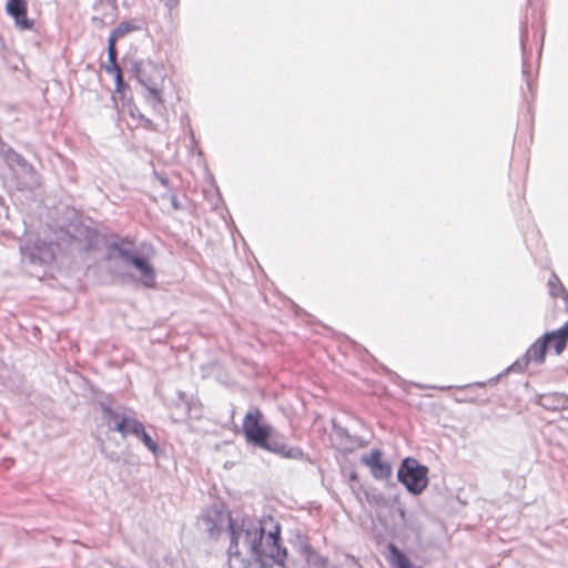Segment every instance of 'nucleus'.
<instances>
[{
	"instance_id": "obj_15",
	"label": "nucleus",
	"mask_w": 568,
	"mask_h": 568,
	"mask_svg": "<svg viewBox=\"0 0 568 568\" xmlns=\"http://www.w3.org/2000/svg\"><path fill=\"white\" fill-rule=\"evenodd\" d=\"M134 266L140 276L141 282L145 287L153 288L156 285V272L153 265L149 262V260L142 255L136 254L132 264Z\"/></svg>"
},
{
	"instance_id": "obj_26",
	"label": "nucleus",
	"mask_w": 568,
	"mask_h": 568,
	"mask_svg": "<svg viewBox=\"0 0 568 568\" xmlns=\"http://www.w3.org/2000/svg\"><path fill=\"white\" fill-rule=\"evenodd\" d=\"M526 40H527V24L525 22L521 26V31H520V44H521L523 50L525 49Z\"/></svg>"
},
{
	"instance_id": "obj_9",
	"label": "nucleus",
	"mask_w": 568,
	"mask_h": 568,
	"mask_svg": "<svg viewBox=\"0 0 568 568\" xmlns=\"http://www.w3.org/2000/svg\"><path fill=\"white\" fill-rule=\"evenodd\" d=\"M20 250L24 265L44 266L49 265L54 260L51 245L42 241H38L33 244H24Z\"/></svg>"
},
{
	"instance_id": "obj_34",
	"label": "nucleus",
	"mask_w": 568,
	"mask_h": 568,
	"mask_svg": "<svg viewBox=\"0 0 568 568\" xmlns=\"http://www.w3.org/2000/svg\"><path fill=\"white\" fill-rule=\"evenodd\" d=\"M476 385L483 387V386H485V383L479 382V383H476Z\"/></svg>"
},
{
	"instance_id": "obj_6",
	"label": "nucleus",
	"mask_w": 568,
	"mask_h": 568,
	"mask_svg": "<svg viewBox=\"0 0 568 568\" xmlns=\"http://www.w3.org/2000/svg\"><path fill=\"white\" fill-rule=\"evenodd\" d=\"M263 414L257 407H252L243 419V434L248 444L260 447L265 443L267 436L273 428L270 425L262 423Z\"/></svg>"
},
{
	"instance_id": "obj_10",
	"label": "nucleus",
	"mask_w": 568,
	"mask_h": 568,
	"mask_svg": "<svg viewBox=\"0 0 568 568\" xmlns=\"http://www.w3.org/2000/svg\"><path fill=\"white\" fill-rule=\"evenodd\" d=\"M260 448L277 454L288 459H303L304 452L296 446H290L283 435L277 433L274 428L271 429L265 443Z\"/></svg>"
},
{
	"instance_id": "obj_28",
	"label": "nucleus",
	"mask_w": 568,
	"mask_h": 568,
	"mask_svg": "<svg viewBox=\"0 0 568 568\" xmlns=\"http://www.w3.org/2000/svg\"><path fill=\"white\" fill-rule=\"evenodd\" d=\"M156 178L159 180V182L161 183L162 186L164 187H168L169 186V179L163 176V175H159L156 174Z\"/></svg>"
},
{
	"instance_id": "obj_13",
	"label": "nucleus",
	"mask_w": 568,
	"mask_h": 568,
	"mask_svg": "<svg viewBox=\"0 0 568 568\" xmlns=\"http://www.w3.org/2000/svg\"><path fill=\"white\" fill-rule=\"evenodd\" d=\"M6 10L9 16L14 19L16 24L22 30H31L33 20L27 17L26 0H8Z\"/></svg>"
},
{
	"instance_id": "obj_16",
	"label": "nucleus",
	"mask_w": 568,
	"mask_h": 568,
	"mask_svg": "<svg viewBox=\"0 0 568 568\" xmlns=\"http://www.w3.org/2000/svg\"><path fill=\"white\" fill-rule=\"evenodd\" d=\"M537 404L547 410L568 409V395L565 393L541 394L537 398Z\"/></svg>"
},
{
	"instance_id": "obj_19",
	"label": "nucleus",
	"mask_w": 568,
	"mask_h": 568,
	"mask_svg": "<svg viewBox=\"0 0 568 568\" xmlns=\"http://www.w3.org/2000/svg\"><path fill=\"white\" fill-rule=\"evenodd\" d=\"M389 562L394 568H417L412 565L408 557L394 544H389Z\"/></svg>"
},
{
	"instance_id": "obj_12",
	"label": "nucleus",
	"mask_w": 568,
	"mask_h": 568,
	"mask_svg": "<svg viewBox=\"0 0 568 568\" xmlns=\"http://www.w3.org/2000/svg\"><path fill=\"white\" fill-rule=\"evenodd\" d=\"M383 452L378 448L371 449L362 455L361 463L371 469L372 476L377 480H387L392 477L393 468L388 462L383 460Z\"/></svg>"
},
{
	"instance_id": "obj_8",
	"label": "nucleus",
	"mask_w": 568,
	"mask_h": 568,
	"mask_svg": "<svg viewBox=\"0 0 568 568\" xmlns=\"http://www.w3.org/2000/svg\"><path fill=\"white\" fill-rule=\"evenodd\" d=\"M136 254L135 243L130 236H115L114 240L105 243V258L108 261L119 260L130 265Z\"/></svg>"
},
{
	"instance_id": "obj_25",
	"label": "nucleus",
	"mask_w": 568,
	"mask_h": 568,
	"mask_svg": "<svg viewBox=\"0 0 568 568\" xmlns=\"http://www.w3.org/2000/svg\"><path fill=\"white\" fill-rule=\"evenodd\" d=\"M101 453L111 462H119L120 456L116 452H108L104 446L101 447Z\"/></svg>"
},
{
	"instance_id": "obj_33",
	"label": "nucleus",
	"mask_w": 568,
	"mask_h": 568,
	"mask_svg": "<svg viewBox=\"0 0 568 568\" xmlns=\"http://www.w3.org/2000/svg\"><path fill=\"white\" fill-rule=\"evenodd\" d=\"M145 125H146V126H151V125H152V121H151V120H149V119H146V120H145Z\"/></svg>"
},
{
	"instance_id": "obj_2",
	"label": "nucleus",
	"mask_w": 568,
	"mask_h": 568,
	"mask_svg": "<svg viewBox=\"0 0 568 568\" xmlns=\"http://www.w3.org/2000/svg\"><path fill=\"white\" fill-rule=\"evenodd\" d=\"M568 343V322L560 328L547 332L532 343L526 353L513 363L507 371L523 373L530 363L540 365L545 362L546 352L550 344H552L555 353L560 355Z\"/></svg>"
},
{
	"instance_id": "obj_36",
	"label": "nucleus",
	"mask_w": 568,
	"mask_h": 568,
	"mask_svg": "<svg viewBox=\"0 0 568 568\" xmlns=\"http://www.w3.org/2000/svg\"><path fill=\"white\" fill-rule=\"evenodd\" d=\"M351 478L355 479L356 478V474H352Z\"/></svg>"
},
{
	"instance_id": "obj_37",
	"label": "nucleus",
	"mask_w": 568,
	"mask_h": 568,
	"mask_svg": "<svg viewBox=\"0 0 568 568\" xmlns=\"http://www.w3.org/2000/svg\"><path fill=\"white\" fill-rule=\"evenodd\" d=\"M326 568H336V567H335V566H329V565L327 564Z\"/></svg>"
},
{
	"instance_id": "obj_24",
	"label": "nucleus",
	"mask_w": 568,
	"mask_h": 568,
	"mask_svg": "<svg viewBox=\"0 0 568 568\" xmlns=\"http://www.w3.org/2000/svg\"><path fill=\"white\" fill-rule=\"evenodd\" d=\"M162 199H168L174 210H180L181 204L178 200V195L175 193H165L161 195Z\"/></svg>"
},
{
	"instance_id": "obj_18",
	"label": "nucleus",
	"mask_w": 568,
	"mask_h": 568,
	"mask_svg": "<svg viewBox=\"0 0 568 568\" xmlns=\"http://www.w3.org/2000/svg\"><path fill=\"white\" fill-rule=\"evenodd\" d=\"M2 156L10 168L17 165L26 174H36L33 165L29 163L22 154L18 153L12 148H7L6 150H2Z\"/></svg>"
},
{
	"instance_id": "obj_3",
	"label": "nucleus",
	"mask_w": 568,
	"mask_h": 568,
	"mask_svg": "<svg viewBox=\"0 0 568 568\" xmlns=\"http://www.w3.org/2000/svg\"><path fill=\"white\" fill-rule=\"evenodd\" d=\"M135 77L140 84L144 88V98L151 108L159 114L166 112L164 104L162 88L166 73L162 64L153 61H142L134 65Z\"/></svg>"
},
{
	"instance_id": "obj_32",
	"label": "nucleus",
	"mask_w": 568,
	"mask_h": 568,
	"mask_svg": "<svg viewBox=\"0 0 568 568\" xmlns=\"http://www.w3.org/2000/svg\"><path fill=\"white\" fill-rule=\"evenodd\" d=\"M348 559L353 562L354 566H358V564L354 557H349Z\"/></svg>"
},
{
	"instance_id": "obj_22",
	"label": "nucleus",
	"mask_w": 568,
	"mask_h": 568,
	"mask_svg": "<svg viewBox=\"0 0 568 568\" xmlns=\"http://www.w3.org/2000/svg\"><path fill=\"white\" fill-rule=\"evenodd\" d=\"M139 27L135 26L133 22L124 21L118 24V27L111 32L110 38H113L114 40H118L131 31L138 30Z\"/></svg>"
},
{
	"instance_id": "obj_35",
	"label": "nucleus",
	"mask_w": 568,
	"mask_h": 568,
	"mask_svg": "<svg viewBox=\"0 0 568 568\" xmlns=\"http://www.w3.org/2000/svg\"><path fill=\"white\" fill-rule=\"evenodd\" d=\"M498 379V376H495V378H491L490 382H496Z\"/></svg>"
},
{
	"instance_id": "obj_11",
	"label": "nucleus",
	"mask_w": 568,
	"mask_h": 568,
	"mask_svg": "<svg viewBox=\"0 0 568 568\" xmlns=\"http://www.w3.org/2000/svg\"><path fill=\"white\" fill-rule=\"evenodd\" d=\"M101 409V417L110 432H114V426L120 423L130 410L129 407L118 403L113 396L106 395L98 400Z\"/></svg>"
},
{
	"instance_id": "obj_5",
	"label": "nucleus",
	"mask_w": 568,
	"mask_h": 568,
	"mask_svg": "<svg viewBox=\"0 0 568 568\" xmlns=\"http://www.w3.org/2000/svg\"><path fill=\"white\" fill-rule=\"evenodd\" d=\"M113 38L108 39V63L105 64V71L110 74H114L115 79V92L120 94L123 106L128 105L129 113L134 116V111H138L136 106L131 103V98L126 97V92L130 90L129 85L122 78V71L118 63V52Z\"/></svg>"
},
{
	"instance_id": "obj_31",
	"label": "nucleus",
	"mask_w": 568,
	"mask_h": 568,
	"mask_svg": "<svg viewBox=\"0 0 568 568\" xmlns=\"http://www.w3.org/2000/svg\"><path fill=\"white\" fill-rule=\"evenodd\" d=\"M178 395H179V398H180L181 400H184V398H185V393H184V392L179 390V392H178Z\"/></svg>"
},
{
	"instance_id": "obj_14",
	"label": "nucleus",
	"mask_w": 568,
	"mask_h": 568,
	"mask_svg": "<svg viewBox=\"0 0 568 568\" xmlns=\"http://www.w3.org/2000/svg\"><path fill=\"white\" fill-rule=\"evenodd\" d=\"M134 266L140 276L141 282L145 287L153 288L156 285V272L153 265L149 262V260L142 255L136 254L132 264Z\"/></svg>"
},
{
	"instance_id": "obj_21",
	"label": "nucleus",
	"mask_w": 568,
	"mask_h": 568,
	"mask_svg": "<svg viewBox=\"0 0 568 568\" xmlns=\"http://www.w3.org/2000/svg\"><path fill=\"white\" fill-rule=\"evenodd\" d=\"M135 437L140 439L144 446L155 456H160L162 450L158 443L145 432V428L143 427Z\"/></svg>"
},
{
	"instance_id": "obj_7",
	"label": "nucleus",
	"mask_w": 568,
	"mask_h": 568,
	"mask_svg": "<svg viewBox=\"0 0 568 568\" xmlns=\"http://www.w3.org/2000/svg\"><path fill=\"white\" fill-rule=\"evenodd\" d=\"M233 519L234 517L222 504H214L210 506L202 516L204 529L211 538H217L225 526L230 528V520Z\"/></svg>"
},
{
	"instance_id": "obj_1",
	"label": "nucleus",
	"mask_w": 568,
	"mask_h": 568,
	"mask_svg": "<svg viewBox=\"0 0 568 568\" xmlns=\"http://www.w3.org/2000/svg\"><path fill=\"white\" fill-rule=\"evenodd\" d=\"M272 529L261 520L247 516L230 520V568H271L284 567L288 559L287 549L281 545V526L270 520Z\"/></svg>"
},
{
	"instance_id": "obj_29",
	"label": "nucleus",
	"mask_w": 568,
	"mask_h": 568,
	"mask_svg": "<svg viewBox=\"0 0 568 568\" xmlns=\"http://www.w3.org/2000/svg\"><path fill=\"white\" fill-rule=\"evenodd\" d=\"M178 2L179 0H164V3L169 9L174 8L178 4Z\"/></svg>"
},
{
	"instance_id": "obj_17",
	"label": "nucleus",
	"mask_w": 568,
	"mask_h": 568,
	"mask_svg": "<svg viewBox=\"0 0 568 568\" xmlns=\"http://www.w3.org/2000/svg\"><path fill=\"white\" fill-rule=\"evenodd\" d=\"M143 427L144 425L134 417V413L130 408L121 422L115 424L114 432L119 433L122 438H126L129 435L135 436Z\"/></svg>"
},
{
	"instance_id": "obj_23",
	"label": "nucleus",
	"mask_w": 568,
	"mask_h": 568,
	"mask_svg": "<svg viewBox=\"0 0 568 568\" xmlns=\"http://www.w3.org/2000/svg\"><path fill=\"white\" fill-rule=\"evenodd\" d=\"M78 231L81 234H84V236H85V242H84L82 248L84 251H90L93 247L94 241L97 239L95 230L83 226V227H79Z\"/></svg>"
},
{
	"instance_id": "obj_4",
	"label": "nucleus",
	"mask_w": 568,
	"mask_h": 568,
	"mask_svg": "<svg viewBox=\"0 0 568 568\" xmlns=\"http://www.w3.org/2000/svg\"><path fill=\"white\" fill-rule=\"evenodd\" d=\"M397 480L412 495H420L428 485V467L414 457H406L398 467Z\"/></svg>"
},
{
	"instance_id": "obj_27",
	"label": "nucleus",
	"mask_w": 568,
	"mask_h": 568,
	"mask_svg": "<svg viewBox=\"0 0 568 568\" xmlns=\"http://www.w3.org/2000/svg\"><path fill=\"white\" fill-rule=\"evenodd\" d=\"M334 429H335V433L339 437H348L349 436L348 430L344 427H334Z\"/></svg>"
},
{
	"instance_id": "obj_20",
	"label": "nucleus",
	"mask_w": 568,
	"mask_h": 568,
	"mask_svg": "<svg viewBox=\"0 0 568 568\" xmlns=\"http://www.w3.org/2000/svg\"><path fill=\"white\" fill-rule=\"evenodd\" d=\"M548 286H549V293L554 297H562L564 300L568 301V292L561 284L560 280L556 274H551L550 278L548 280Z\"/></svg>"
},
{
	"instance_id": "obj_30",
	"label": "nucleus",
	"mask_w": 568,
	"mask_h": 568,
	"mask_svg": "<svg viewBox=\"0 0 568 568\" xmlns=\"http://www.w3.org/2000/svg\"><path fill=\"white\" fill-rule=\"evenodd\" d=\"M398 514L400 516V518L404 520L405 519V516H406V513H405V509L404 508H398Z\"/></svg>"
}]
</instances>
